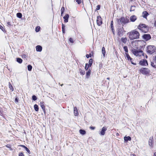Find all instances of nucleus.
Segmentation results:
<instances>
[{
    "mask_svg": "<svg viewBox=\"0 0 156 156\" xmlns=\"http://www.w3.org/2000/svg\"><path fill=\"white\" fill-rule=\"evenodd\" d=\"M129 37L131 40H133L139 38L140 34L139 32L135 30L128 33Z\"/></svg>",
    "mask_w": 156,
    "mask_h": 156,
    "instance_id": "1",
    "label": "nucleus"
},
{
    "mask_svg": "<svg viewBox=\"0 0 156 156\" xmlns=\"http://www.w3.org/2000/svg\"><path fill=\"white\" fill-rule=\"evenodd\" d=\"M118 26L117 28V34L118 37H121L123 36L124 33L125 32V31L123 29V25H122V27L120 26L119 25H120V24L119 23V21H118Z\"/></svg>",
    "mask_w": 156,
    "mask_h": 156,
    "instance_id": "2",
    "label": "nucleus"
},
{
    "mask_svg": "<svg viewBox=\"0 0 156 156\" xmlns=\"http://www.w3.org/2000/svg\"><path fill=\"white\" fill-rule=\"evenodd\" d=\"M138 29L143 33H147L148 31V27L147 25L142 23H140L138 27Z\"/></svg>",
    "mask_w": 156,
    "mask_h": 156,
    "instance_id": "3",
    "label": "nucleus"
},
{
    "mask_svg": "<svg viewBox=\"0 0 156 156\" xmlns=\"http://www.w3.org/2000/svg\"><path fill=\"white\" fill-rule=\"evenodd\" d=\"M147 51L150 54L154 53L156 50V47L154 45H149L147 47Z\"/></svg>",
    "mask_w": 156,
    "mask_h": 156,
    "instance_id": "4",
    "label": "nucleus"
},
{
    "mask_svg": "<svg viewBox=\"0 0 156 156\" xmlns=\"http://www.w3.org/2000/svg\"><path fill=\"white\" fill-rule=\"evenodd\" d=\"M132 51L133 54L136 56L140 57L143 54V51L141 50L133 49Z\"/></svg>",
    "mask_w": 156,
    "mask_h": 156,
    "instance_id": "5",
    "label": "nucleus"
},
{
    "mask_svg": "<svg viewBox=\"0 0 156 156\" xmlns=\"http://www.w3.org/2000/svg\"><path fill=\"white\" fill-rule=\"evenodd\" d=\"M140 72L143 74L146 75L150 73V70L147 68H142L140 69Z\"/></svg>",
    "mask_w": 156,
    "mask_h": 156,
    "instance_id": "6",
    "label": "nucleus"
},
{
    "mask_svg": "<svg viewBox=\"0 0 156 156\" xmlns=\"http://www.w3.org/2000/svg\"><path fill=\"white\" fill-rule=\"evenodd\" d=\"M119 20L120 22L122 24V25L129 22V20L127 18L121 17Z\"/></svg>",
    "mask_w": 156,
    "mask_h": 156,
    "instance_id": "7",
    "label": "nucleus"
},
{
    "mask_svg": "<svg viewBox=\"0 0 156 156\" xmlns=\"http://www.w3.org/2000/svg\"><path fill=\"white\" fill-rule=\"evenodd\" d=\"M150 63L151 66L153 67L156 68V60L153 57L152 58H151L150 59Z\"/></svg>",
    "mask_w": 156,
    "mask_h": 156,
    "instance_id": "8",
    "label": "nucleus"
},
{
    "mask_svg": "<svg viewBox=\"0 0 156 156\" xmlns=\"http://www.w3.org/2000/svg\"><path fill=\"white\" fill-rule=\"evenodd\" d=\"M142 37L143 39L146 41H147L150 40L151 38V37L150 34H144Z\"/></svg>",
    "mask_w": 156,
    "mask_h": 156,
    "instance_id": "9",
    "label": "nucleus"
},
{
    "mask_svg": "<svg viewBox=\"0 0 156 156\" xmlns=\"http://www.w3.org/2000/svg\"><path fill=\"white\" fill-rule=\"evenodd\" d=\"M139 63L141 65L143 66H146L148 65L147 61L146 59L142 60Z\"/></svg>",
    "mask_w": 156,
    "mask_h": 156,
    "instance_id": "10",
    "label": "nucleus"
},
{
    "mask_svg": "<svg viewBox=\"0 0 156 156\" xmlns=\"http://www.w3.org/2000/svg\"><path fill=\"white\" fill-rule=\"evenodd\" d=\"M97 23L99 26H100L102 23L101 18L100 16H98L97 17Z\"/></svg>",
    "mask_w": 156,
    "mask_h": 156,
    "instance_id": "11",
    "label": "nucleus"
},
{
    "mask_svg": "<svg viewBox=\"0 0 156 156\" xmlns=\"http://www.w3.org/2000/svg\"><path fill=\"white\" fill-rule=\"evenodd\" d=\"M148 144L151 147H153L154 144V139L153 136L150 137L148 141Z\"/></svg>",
    "mask_w": 156,
    "mask_h": 156,
    "instance_id": "12",
    "label": "nucleus"
},
{
    "mask_svg": "<svg viewBox=\"0 0 156 156\" xmlns=\"http://www.w3.org/2000/svg\"><path fill=\"white\" fill-rule=\"evenodd\" d=\"M107 130V128L105 127H103L100 133V134L101 135H104L105 133V132Z\"/></svg>",
    "mask_w": 156,
    "mask_h": 156,
    "instance_id": "13",
    "label": "nucleus"
},
{
    "mask_svg": "<svg viewBox=\"0 0 156 156\" xmlns=\"http://www.w3.org/2000/svg\"><path fill=\"white\" fill-rule=\"evenodd\" d=\"M69 17V15L68 14H66L65 16L63 17V18L64 19V22L65 23H67L68 22V20Z\"/></svg>",
    "mask_w": 156,
    "mask_h": 156,
    "instance_id": "14",
    "label": "nucleus"
},
{
    "mask_svg": "<svg viewBox=\"0 0 156 156\" xmlns=\"http://www.w3.org/2000/svg\"><path fill=\"white\" fill-rule=\"evenodd\" d=\"M136 17L135 16L133 15L130 17V19L131 21L133 22L136 20Z\"/></svg>",
    "mask_w": 156,
    "mask_h": 156,
    "instance_id": "15",
    "label": "nucleus"
},
{
    "mask_svg": "<svg viewBox=\"0 0 156 156\" xmlns=\"http://www.w3.org/2000/svg\"><path fill=\"white\" fill-rule=\"evenodd\" d=\"M40 105L43 111L45 113V107L44 105V102H40Z\"/></svg>",
    "mask_w": 156,
    "mask_h": 156,
    "instance_id": "16",
    "label": "nucleus"
},
{
    "mask_svg": "<svg viewBox=\"0 0 156 156\" xmlns=\"http://www.w3.org/2000/svg\"><path fill=\"white\" fill-rule=\"evenodd\" d=\"M36 51H37L41 52L42 50V47L40 45H37L36 46Z\"/></svg>",
    "mask_w": 156,
    "mask_h": 156,
    "instance_id": "17",
    "label": "nucleus"
},
{
    "mask_svg": "<svg viewBox=\"0 0 156 156\" xmlns=\"http://www.w3.org/2000/svg\"><path fill=\"white\" fill-rule=\"evenodd\" d=\"M74 115L77 116L78 115V112L77 108L75 107L74 108Z\"/></svg>",
    "mask_w": 156,
    "mask_h": 156,
    "instance_id": "18",
    "label": "nucleus"
},
{
    "mask_svg": "<svg viewBox=\"0 0 156 156\" xmlns=\"http://www.w3.org/2000/svg\"><path fill=\"white\" fill-rule=\"evenodd\" d=\"M125 141H130L131 140V137L129 136H125L124 138Z\"/></svg>",
    "mask_w": 156,
    "mask_h": 156,
    "instance_id": "19",
    "label": "nucleus"
},
{
    "mask_svg": "<svg viewBox=\"0 0 156 156\" xmlns=\"http://www.w3.org/2000/svg\"><path fill=\"white\" fill-rule=\"evenodd\" d=\"M125 55L128 60L129 61H131V60H132V58L130 57L128 53H126Z\"/></svg>",
    "mask_w": 156,
    "mask_h": 156,
    "instance_id": "20",
    "label": "nucleus"
},
{
    "mask_svg": "<svg viewBox=\"0 0 156 156\" xmlns=\"http://www.w3.org/2000/svg\"><path fill=\"white\" fill-rule=\"evenodd\" d=\"M148 14L146 11H144L142 13V16L144 18H146Z\"/></svg>",
    "mask_w": 156,
    "mask_h": 156,
    "instance_id": "21",
    "label": "nucleus"
},
{
    "mask_svg": "<svg viewBox=\"0 0 156 156\" xmlns=\"http://www.w3.org/2000/svg\"><path fill=\"white\" fill-rule=\"evenodd\" d=\"M102 52L104 57H105V48L104 47H103L102 49Z\"/></svg>",
    "mask_w": 156,
    "mask_h": 156,
    "instance_id": "22",
    "label": "nucleus"
},
{
    "mask_svg": "<svg viewBox=\"0 0 156 156\" xmlns=\"http://www.w3.org/2000/svg\"><path fill=\"white\" fill-rule=\"evenodd\" d=\"M111 28L112 29V31L114 34V31L115 30L114 28V27L113 26V21H112L111 22Z\"/></svg>",
    "mask_w": 156,
    "mask_h": 156,
    "instance_id": "23",
    "label": "nucleus"
},
{
    "mask_svg": "<svg viewBox=\"0 0 156 156\" xmlns=\"http://www.w3.org/2000/svg\"><path fill=\"white\" fill-rule=\"evenodd\" d=\"M121 41L124 43H126L127 41L126 37H122L121 39Z\"/></svg>",
    "mask_w": 156,
    "mask_h": 156,
    "instance_id": "24",
    "label": "nucleus"
},
{
    "mask_svg": "<svg viewBox=\"0 0 156 156\" xmlns=\"http://www.w3.org/2000/svg\"><path fill=\"white\" fill-rule=\"evenodd\" d=\"M80 133L82 135H84L86 134V132L83 129H80L79 130Z\"/></svg>",
    "mask_w": 156,
    "mask_h": 156,
    "instance_id": "25",
    "label": "nucleus"
},
{
    "mask_svg": "<svg viewBox=\"0 0 156 156\" xmlns=\"http://www.w3.org/2000/svg\"><path fill=\"white\" fill-rule=\"evenodd\" d=\"M16 61L19 63H21L23 62L22 59L20 58H16Z\"/></svg>",
    "mask_w": 156,
    "mask_h": 156,
    "instance_id": "26",
    "label": "nucleus"
},
{
    "mask_svg": "<svg viewBox=\"0 0 156 156\" xmlns=\"http://www.w3.org/2000/svg\"><path fill=\"white\" fill-rule=\"evenodd\" d=\"M90 73H91V71L90 69L87 72L86 76H87V78H89V76H90Z\"/></svg>",
    "mask_w": 156,
    "mask_h": 156,
    "instance_id": "27",
    "label": "nucleus"
},
{
    "mask_svg": "<svg viewBox=\"0 0 156 156\" xmlns=\"http://www.w3.org/2000/svg\"><path fill=\"white\" fill-rule=\"evenodd\" d=\"M34 110H35V111L37 112L38 111V110H39L38 106L37 105L35 104L34 105Z\"/></svg>",
    "mask_w": 156,
    "mask_h": 156,
    "instance_id": "28",
    "label": "nucleus"
},
{
    "mask_svg": "<svg viewBox=\"0 0 156 156\" xmlns=\"http://www.w3.org/2000/svg\"><path fill=\"white\" fill-rule=\"evenodd\" d=\"M80 73L81 75H83L85 73V71L83 70H82L81 69H79Z\"/></svg>",
    "mask_w": 156,
    "mask_h": 156,
    "instance_id": "29",
    "label": "nucleus"
},
{
    "mask_svg": "<svg viewBox=\"0 0 156 156\" xmlns=\"http://www.w3.org/2000/svg\"><path fill=\"white\" fill-rule=\"evenodd\" d=\"M136 7L135 6H131L130 7V12L135 10Z\"/></svg>",
    "mask_w": 156,
    "mask_h": 156,
    "instance_id": "30",
    "label": "nucleus"
},
{
    "mask_svg": "<svg viewBox=\"0 0 156 156\" xmlns=\"http://www.w3.org/2000/svg\"><path fill=\"white\" fill-rule=\"evenodd\" d=\"M22 14L21 13L18 12L16 14L17 16L20 18L22 17Z\"/></svg>",
    "mask_w": 156,
    "mask_h": 156,
    "instance_id": "31",
    "label": "nucleus"
},
{
    "mask_svg": "<svg viewBox=\"0 0 156 156\" xmlns=\"http://www.w3.org/2000/svg\"><path fill=\"white\" fill-rule=\"evenodd\" d=\"M9 86L10 89L12 91H13L14 90V89L10 82H9Z\"/></svg>",
    "mask_w": 156,
    "mask_h": 156,
    "instance_id": "32",
    "label": "nucleus"
},
{
    "mask_svg": "<svg viewBox=\"0 0 156 156\" xmlns=\"http://www.w3.org/2000/svg\"><path fill=\"white\" fill-rule=\"evenodd\" d=\"M92 63H93V60H92V59H90L89 60V64H88V65H89L90 66H91V65L92 64Z\"/></svg>",
    "mask_w": 156,
    "mask_h": 156,
    "instance_id": "33",
    "label": "nucleus"
},
{
    "mask_svg": "<svg viewBox=\"0 0 156 156\" xmlns=\"http://www.w3.org/2000/svg\"><path fill=\"white\" fill-rule=\"evenodd\" d=\"M123 49L124 51H125L126 53H128V50L127 48V47L126 46H125L123 47Z\"/></svg>",
    "mask_w": 156,
    "mask_h": 156,
    "instance_id": "34",
    "label": "nucleus"
},
{
    "mask_svg": "<svg viewBox=\"0 0 156 156\" xmlns=\"http://www.w3.org/2000/svg\"><path fill=\"white\" fill-rule=\"evenodd\" d=\"M32 68V66L30 65H29L27 66L28 70L29 71H30L31 70Z\"/></svg>",
    "mask_w": 156,
    "mask_h": 156,
    "instance_id": "35",
    "label": "nucleus"
},
{
    "mask_svg": "<svg viewBox=\"0 0 156 156\" xmlns=\"http://www.w3.org/2000/svg\"><path fill=\"white\" fill-rule=\"evenodd\" d=\"M64 10H65V8L64 7H62V8L61 9V16H62V14L63 13V12H64Z\"/></svg>",
    "mask_w": 156,
    "mask_h": 156,
    "instance_id": "36",
    "label": "nucleus"
},
{
    "mask_svg": "<svg viewBox=\"0 0 156 156\" xmlns=\"http://www.w3.org/2000/svg\"><path fill=\"white\" fill-rule=\"evenodd\" d=\"M90 66H89V65H88V64H87V63L86 64V66H85V69L86 70H87L88 69V68Z\"/></svg>",
    "mask_w": 156,
    "mask_h": 156,
    "instance_id": "37",
    "label": "nucleus"
},
{
    "mask_svg": "<svg viewBox=\"0 0 156 156\" xmlns=\"http://www.w3.org/2000/svg\"><path fill=\"white\" fill-rule=\"evenodd\" d=\"M32 99L34 101H36L37 100V98L35 95H33L32 97Z\"/></svg>",
    "mask_w": 156,
    "mask_h": 156,
    "instance_id": "38",
    "label": "nucleus"
},
{
    "mask_svg": "<svg viewBox=\"0 0 156 156\" xmlns=\"http://www.w3.org/2000/svg\"><path fill=\"white\" fill-rule=\"evenodd\" d=\"M40 27H37L36 28V32H38L40 30Z\"/></svg>",
    "mask_w": 156,
    "mask_h": 156,
    "instance_id": "39",
    "label": "nucleus"
},
{
    "mask_svg": "<svg viewBox=\"0 0 156 156\" xmlns=\"http://www.w3.org/2000/svg\"><path fill=\"white\" fill-rule=\"evenodd\" d=\"M76 2L78 4H80L81 3V0H75Z\"/></svg>",
    "mask_w": 156,
    "mask_h": 156,
    "instance_id": "40",
    "label": "nucleus"
},
{
    "mask_svg": "<svg viewBox=\"0 0 156 156\" xmlns=\"http://www.w3.org/2000/svg\"><path fill=\"white\" fill-rule=\"evenodd\" d=\"M25 149L29 153H30V150L27 147H25Z\"/></svg>",
    "mask_w": 156,
    "mask_h": 156,
    "instance_id": "41",
    "label": "nucleus"
},
{
    "mask_svg": "<svg viewBox=\"0 0 156 156\" xmlns=\"http://www.w3.org/2000/svg\"><path fill=\"white\" fill-rule=\"evenodd\" d=\"M69 41L71 43H73V39L72 38H69Z\"/></svg>",
    "mask_w": 156,
    "mask_h": 156,
    "instance_id": "42",
    "label": "nucleus"
},
{
    "mask_svg": "<svg viewBox=\"0 0 156 156\" xmlns=\"http://www.w3.org/2000/svg\"><path fill=\"white\" fill-rule=\"evenodd\" d=\"M19 156H24V155L22 152H21L19 154Z\"/></svg>",
    "mask_w": 156,
    "mask_h": 156,
    "instance_id": "43",
    "label": "nucleus"
},
{
    "mask_svg": "<svg viewBox=\"0 0 156 156\" xmlns=\"http://www.w3.org/2000/svg\"><path fill=\"white\" fill-rule=\"evenodd\" d=\"M100 9V6L99 5H98L97 6V8L96 9V10H99Z\"/></svg>",
    "mask_w": 156,
    "mask_h": 156,
    "instance_id": "44",
    "label": "nucleus"
},
{
    "mask_svg": "<svg viewBox=\"0 0 156 156\" xmlns=\"http://www.w3.org/2000/svg\"><path fill=\"white\" fill-rule=\"evenodd\" d=\"M0 29H1L3 31L5 30L4 28L1 26H0Z\"/></svg>",
    "mask_w": 156,
    "mask_h": 156,
    "instance_id": "45",
    "label": "nucleus"
},
{
    "mask_svg": "<svg viewBox=\"0 0 156 156\" xmlns=\"http://www.w3.org/2000/svg\"><path fill=\"white\" fill-rule=\"evenodd\" d=\"M7 24L8 26L9 27H10L11 26V24L10 22H8Z\"/></svg>",
    "mask_w": 156,
    "mask_h": 156,
    "instance_id": "46",
    "label": "nucleus"
},
{
    "mask_svg": "<svg viewBox=\"0 0 156 156\" xmlns=\"http://www.w3.org/2000/svg\"><path fill=\"white\" fill-rule=\"evenodd\" d=\"M18 98L17 97L15 99V102L16 103H17L18 102Z\"/></svg>",
    "mask_w": 156,
    "mask_h": 156,
    "instance_id": "47",
    "label": "nucleus"
},
{
    "mask_svg": "<svg viewBox=\"0 0 156 156\" xmlns=\"http://www.w3.org/2000/svg\"><path fill=\"white\" fill-rule=\"evenodd\" d=\"M62 30H63V29H65V25L64 24H63L62 23Z\"/></svg>",
    "mask_w": 156,
    "mask_h": 156,
    "instance_id": "48",
    "label": "nucleus"
},
{
    "mask_svg": "<svg viewBox=\"0 0 156 156\" xmlns=\"http://www.w3.org/2000/svg\"><path fill=\"white\" fill-rule=\"evenodd\" d=\"M90 128L92 130H94L95 129V127L93 126H90Z\"/></svg>",
    "mask_w": 156,
    "mask_h": 156,
    "instance_id": "49",
    "label": "nucleus"
},
{
    "mask_svg": "<svg viewBox=\"0 0 156 156\" xmlns=\"http://www.w3.org/2000/svg\"><path fill=\"white\" fill-rule=\"evenodd\" d=\"M131 63L134 65H136V64L135 63H134L133 62V61H132V60H131V61H130Z\"/></svg>",
    "mask_w": 156,
    "mask_h": 156,
    "instance_id": "50",
    "label": "nucleus"
},
{
    "mask_svg": "<svg viewBox=\"0 0 156 156\" xmlns=\"http://www.w3.org/2000/svg\"><path fill=\"white\" fill-rule=\"evenodd\" d=\"M6 147L8 148H10V146L9 145H6Z\"/></svg>",
    "mask_w": 156,
    "mask_h": 156,
    "instance_id": "51",
    "label": "nucleus"
},
{
    "mask_svg": "<svg viewBox=\"0 0 156 156\" xmlns=\"http://www.w3.org/2000/svg\"><path fill=\"white\" fill-rule=\"evenodd\" d=\"M86 57H87V58H89V57H90V56H89V55H88V54L87 55H86Z\"/></svg>",
    "mask_w": 156,
    "mask_h": 156,
    "instance_id": "52",
    "label": "nucleus"
},
{
    "mask_svg": "<svg viewBox=\"0 0 156 156\" xmlns=\"http://www.w3.org/2000/svg\"><path fill=\"white\" fill-rule=\"evenodd\" d=\"M23 57L24 58H26V55H23Z\"/></svg>",
    "mask_w": 156,
    "mask_h": 156,
    "instance_id": "53",
    "label": "nucleus"
},
{
    "mask_svg": "<svg viewBox=\"0 0 156 156\" xmlns=\"http://www.w3.org/2000/svg\"><path fill=\"white\" fill-rule=\"evenodd\" d=\"M62 30V32L63 33H65V29H63V30Z\"/></svg>",
    "mask_w": 156,
    "mask_h": 156,
    "instance_id": "54",
    "label": "nucleus"
},
{
    "mask_svg": "<svg viewBox=\"0 0 156 156\" xmlns=\"http://www.w3.org/2000/svg\"><path fill=\"white\" fill-rule=\"evenodd\" d=\"M131 156H136L134 154H131Z\"/></svg>",
    "mask_w": 156,
    "mask_h": 156,
    "instance_id": "55",
    "label": "nucleus"
},
{
    "mask_svg": "<svg viewBox=\"0 0 156 156\" xmlns=\"http://www.w3.org/2000/svg\"><path fill=\"white\" fill-rule=\"evenodd\" d=\"M153 156H156V152L154 153V155Z\"/></svg>",
    "mask_w": 156,
    "mask_h": 156,
    "instance_id": "56",
    "label": "nucleus"
},
{
    "mask_svg": "<svg viewBox=\"0 0 156 156\" xmlns=\"http://www.w3.org/2000/svg\"><path fill=\"white\" fill-rule=\"evenodd\" d=\"M21 146L22 147H24V148H25V147H26V146H25L23 145H22Z\"/></svg>",
    "mask_w": 156,
    "mask_h": 156,
    "instance_id": "57",
    "label": "nucleus"
},
{
    "mask_svg": "<svg viewBox=\"0 0 156 156\" xmlns=\"http://www.w3.org/2000/svg\"><path fill=\"white\" fill-rule=\"evenodd\" d=\"M154 26L156 27V20L155 21V22L154 23Z\"/></svg>",
    "mask_w": 156,
    "mask_h": 156,
    "instance_id": "58",
    "label": "nucleus"
},
{
    "mask_svg": "<svg viewBox=\"0 0 156 156\" xmlns=\"http://www.w3.org/2000/svg\"><path fill=\"white\" fill-rule=\"evenodd\" d=\"M107 80H109L110 78H109V77H108V78H107Z\"/></svg>",
    "mask_w": 156,
    "mask_h": 156,
    "instance_id": "59",
    "label": "nucleus"
},
{
    "mask_svg": "<svg viewBox=\"0 0 156 156\" xmlns=\"http://www.w3.org/2000/svg\"><path fill=\"white\" fill-rule=\"evenodd\" d=\"M63 85V84H62L61 85V86H62Z\"/></svg>",
    "mask_w": 156,
    "mask_h": 156,
    "instance_id": "60",
    "label": "nucleus"
},
{
    "mask_svg": "<svg viewBox=\"0 0 156 156\" xmlns=\"http://www.w3.org/2000/svg\"><path fill=\"white\" fill-rule=\"evenodd\" d=\"M59 84H60V83H59Z\"/></svg>",
    "mask_w": 156,
    "mask_h": 156,
    "instance_id": "61",
    "label": "nucleus"
}]
</instances>
